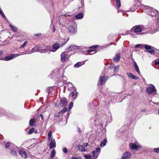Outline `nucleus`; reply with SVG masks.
Returning <instances> with one entry per match:
<instances>
[{"label": "nucleus", "mask_w": 159, "mask_h": 159, "mask_svg": "<svg viewBox=\"0 0 159 159\" xmlns=\"http://www.w3.org/2000/svg\"><path fill=\"white\" fill-rule=\"evenodd\" d=\"M108 78L107 76H100L98 83V85H101L104 84L108 80Z\"/></svg>", "instance_id": "nucleus-7"}, {"label": "nucleus", "mask_w": 159, "mask_h": 159, "mask_svg": "<svg viewBox=\"0 0 159 159\" xmlns=\"http://www.w3.org/2000/svg\"><path fill=\"white\" fill-rule=\"evenodd\" d=\"M9 26L11 28V29L14 32H15L17 31V28L14 26V25H11L10 24Z\"/></svg>", "instance_id": "nucleus-29"}, {"label": "nucleus", "mask_w": 159, "mask_h": 159, "mask_svg": "<svg viewBox=\"0 0 159 159\" xmlns=\"http://www.w3.org/2000/svg\"><path fill=\"white\" fill-rule=\"evenodd\" d=\"M19 153L22 157L26 158L27 157V153L24 150L21 149L19 151Z\"/></svg>", "instance_id": "nucleus-15"}, {"label": "nucleus", "mask_w": 159, "mask_h": 159, "mask_svg": "<svg viewBox=\"0 0 159 159\" xmlns=\"http://www.w3.org/2000/svg\"><path fill=\"white\" fill-rule=\"evenodd\" d=\"M84 157L85 159H91L92 157L90 155H84Z\"/></svg>", "instance_id": "nucleus-39"}, {"label": "nucleus", "mask_w": 159, "mask_h": 159, "mask_svg": "<svg viewBox=\"0 0 159 159\" xmlns=\"http://www.w3.org/2000/svg\"><path fill=\"white\" fill-rule=\"evenodd\" d=\"M145 12L148 15L152 17H155L156 19H159V12L157 10L148 6L145 7Z\"/></svg>", "instance_id": "nucleus-1"}, {"label": "nucleus", "mask_w": 159, "mask_h": 159, "mask_svg": "<svg viewBox=\"0 0 159 159\" xmlns=\"http://www.w3.org/2000/svg\"><path fill=\"white\" fill-rule=\"evenodd\" d=\"M158 114L159 115V109L158 110Z\"/></svg>", "instance_id": "nucleus-59"}, {"label": "nucleus", "mask_w": 159, "mask_h": 159, "mask_svg": "<svg viewBox=\"0 0 159 159\" xmlns=\"http://www.w3.org/2000/svg\"><path fill=\"white\" fill-rule=\"evenodd\" d=\"M135 1H136L137 2H139V0H134Z\"/></svg>", "instance_id": "nucleus-58"}, {"label": "nucleus", "mask_w": 159, "mask_h": 159, "mask_svg": "<svg viewBox=\"0 0 159 159\" xmlns=\"http://www.w3.org/2000/svg\"><path fill=\"white\" fill-rule=\"evenodd\" d=\"M104 71H105V72H104L103 71L102 72V73H103L104 75H105V74H106L107 73V69H106H106H105V70Z\"/></svg>", "instance_id": "nucleus-49"}, {"label": "nucleus", "mask_w": 159, "mask_h": 159, "mask_svg": "<svg viewBox=\"0 0 159 159\" xmlns=\"http://www.w3.org/2000/svg\"><path fill=\"white\" fill-rule=\"evenodd\" d=\"M68 52L65 51L63 52L61 55V60L62 62L66 61L69 59Z\"/></svg>", "instance_id": "nucleus-6"}, {"label": "nucleus", "mask_w": 159, "mask_h": 159, "mask_svg": "<svg viewBox=\"0 0 159 159\" xmlns=\"http://www.w3.org/2000/svg\"><path fill=\"white\" fill-rule=\"evenodd\" d=\"M101 152V148H96L95 150L92 152L93 156L96 159L98 157Z\"/></svg>", "instance_id": "nucleus-10"}, {"label": "nucleus", "mask_w": 159, "mask_h": 159, "mask_svg": "<svg viewBox=\"0 0 159 159\" xmlns=\"http://www.w3.org/2000/svg\"><path fill=\"white\" fill-rule=\"evenodd\" d=\"M157 22L156 24L155 32L159 31V19H156Z\"/></svg>", "instance_id": "nucleus-23"}, {"label": "nucleus", "mask_w": 159, "mask_h": 159, "mask_svg": "<svg viewBox=\"0 0 159 159\" xmlns=\"http://www.w3.org/2000/svg\"><path fill=\"white\" fill-rule=\"evenodd\" d=\"M60 103L62 104V106H66L67 104V99L66 98H64L60 101Z\"/></svg>", "instance_id": "nucleus-20"}, {"label": "nucleus", "mask_w": 159, "mask_h": 159, "mask_svg": "<svg viewBox=\"0 0 159 159\" xmlns=\"http://www.w3.org/2000/svg\"><path fill=\"white\" fill-rule=\"evenodd\" d=\"M48 139L50 140L53 138L52 137V132L51 131H50L48 133Z\"/></svg>", "instance_id": "nucleus-32"}, {"label": "nucleus", "mask_w": 159, "mask_h": 159, "mask_svg": "<svg viewBox=\"0 0 159 159\" xmlns=\"http://www.w3.org/2000/svg\"><path fill=\"white\" fill-rule=\"evenodd\" d=\"M130 148L132 149H135L136 150H138L139 148H141L142 146L139 143H130L129 144Z\"/></svg>", "instance_id": "nucleus-8"}, {"label": "nucleus", "mask_w": 159, "mask_h": 159, "mask_svg": "<svg viewBox=\"0 0 159 159\" xmlns=\"http://www.w3.org/2000/svg\"><path fill=\"white\" fill-rule=\"evenodd\" d=\"M56 117H57V115H56Z\"/></svg>", "instance_id": "nucleus-63"}, {"label": "nucleus", "mask_w": 159, "mask_h": 159, "mask_svg": "<svg viewBox=\"0 0 159 159\" xmlns=\"http://www.w3.org/2000/svg\"><path fill=\"white\" fill-rule=\"evenodd\" d=\"M27 43L28 42L27 41H25L24 42V43L22 45H21V46L19 48L20 49H21L22 48H24L27 44Z\"/></svg>", "instance_id": "nucleus-31"}, {"label": "nucleus", "mask_w": 159, "mask_h": 159, "mask_svg": "<svg viewBox=\"0 0 159 159\" xmlns=\"http://www.w3.org/2000/svg\"><path fill=\"white\" fill-rule=\"evenodd\" d=\"M67 29L69 32L71 34H74L76 32V28L73 26H69Z\"/></svg>", "instance_id": "nucleus-13"}, {"label": "nucleus", "mask_w": 159, "mask_h": 159, "mask_svg": "<svg viewBox=\"0 0 159 159\" xmlns=\"http://www.w3.org/2000/svg\"><path fill=\"white\" fill-rule=\"evenodd\" d=\"M144 47V45L143 44H137L135 46V47L137 48H142Z\"/></svg>", "instance_id": "nucleus-34"}, {"label": "nucleus", "mask_w": 159, "mask_h": 159, "mask_svg": "<svg viewBox=\"0 0 159 159\" xmlns=\"http://www.w3.org/2000/svg\"><path fill=\"white\" fill-rule=\"evenodd\" d=\"M36 35V36H39V34H36V35Z\"/></svg>", "instance_id": "nucleus-60"}, {"label": "nucleus", "mask_w": 159, "mask_h": 159, "mask_svg": "<svg viewBox=\"0 0 159 159\" xmlns=\"http://www.w3.org/2000/svg\"><path fill=\"white\" fill-rule=\"evenodd\" d=\"M21 55H22L21 54H11L10 55H9L7 56H6L4 57L3 59L4 60L8 61L10 60H11L14 57H16L19 56H20Z\"/></svg>", "instance_id": "nucleus-9"}, {"label": "nucleus", "mask_w": 159, "mask_h": 159, "mask_svg": "<svg viewBox=\"0 0 159 159\" xmlns=\"http://www.w3.org/2000/svg\"><path fill=\"white\" fill-rule=\"evenodd\" d=\"M56 146V142L55 139L53 138H52L51 139L49 144V147L50 149L55 148Z\"/></svg>", "instance_id": "nucleus-14"}, {"label": "nucleus", "mask_w": 159, "mask_h": 159, "mask_svg": "<svg viewBox=\"0 0 159 159\" xmlns=\"http://www.w3.org/2000/svg\"><path fill=\"white\" fill-rule=\"evenodd\" d=\"M94 53H91L90 54V55H92V54H94Z\"/></svg>", "instance_id": "nucleus-61"}, {"label": "nucleus", "mask_w": 159, "mask_h": 159, "mask_svg": "<svg viewBox=\"0 0 159 159\" xmlns=\"http://www.w3.org/2000/svg\"><path fill=\"white\" fill-rule=\"evenodd\" d=\"M132 78L134 80H138L139 78L138 76L133 75Z\"/></svg>", "instance_id": "nucleus-45"}, {"label": "nucleus", "mask_w": 159, "mask_h": 159, "mask_svg": "<svg viewBox=\"0 0 159 159\" xmlns=\"http://www.w3.org/2000/svg\"><path fill=\"white\" fill-rule=\"evenodd\" d=\"M34 132L35 134H37L38 133V131L37 130H34Z\"/></svg>", "instance_id": "nucleus-54"}, {"label": "nucleus", "mask_w": 159, "mask_h": 159, "mask_svg": "<svg viewBox=\"0 0 159 159\" xmlns=\"http://www.w3.org/2000/svg\"><path fill=\"white\" fill-rule=\"evenodd\" d=\"M84 17V14L82 13H80L77 14L76 15H75V17L73 18V19L74 20V18H75L77 19H82Z\"/></svg>", "instance_id": "nucleus-22"}, {"label": "nucleus", "mask_w": 159, "mask_h": 159, "mask_svg": "<svg viewBox=\"0 0 159 159\" xmlns=\"http://www.w3.org/2000/svg\"><path fill=\"white\" fill-rule=\"evenodd\" d=\"M127 75L129 77H130L131 78L133 75L130 72H127Z\"/></svg>", "instance_id": "nucleus-42"}, {"label": "nucleus", "mask_w": 159, "mask_h": 159, "mask_svg": "<svg viewBox=\"0 0 159 159\" xmlns=\"http://www.w3.org/2000/svg\"><path fill=\"white\" fill-rule=\"evenodd\" d=\"M147 93L149 94H156V90L155 86L152 84L150 85V86L148 87L146 89Z\"/></svg>", "instance_id": "nucleus-5"}, {"label": "nucleus", "mask_w": 159, "mask_h": 159, "mask_svg": "<svg viewBox=\"0 0 159 159\" xmlns=\"http://www.w3.org/2000/svg\"><path fill=\"white\" fill-rule=\"evenodd\" d=\"M153 103L155 104L159 105V103H155L153 102Z\"/></svg>", "instance_id": "nucleus-56"}, {"label": "nucleus", "mask_w": 159, "mask_h": 159, "mask_svg": "<svg viewBox=\"0 0 159 159\" xmlns=\"http://www.w3.org/2000/svg\"><path fill=\"white\" fill-rule=\"evenodd\" d=\"M120 11L121 12V13H124L125 12V11H123V10L119 11H118V12H119Z\"/></svg>", "instance_id": "nucleus-53"}, {"label": "nucleus", "mask_w": 159, "mask_h": 159, "mask_svg": "<svg viewBox=\"0 0 159 159\" xmlns=\"http://www.w3.org/2000/svg\"><path fill=\"white\" fill-rule=\"evenodd\" d=\"M56 117H57V115H56Z\"/></svg>", "instance_id": "nucleus-64"}, {"label": "nucleus", "mask_w": 159, "mask_h": 159, "mask_svg": "<svg viewBox=\"0 0 159 159\" xmlns=\"http://www.w3.org/2000/svg\"><path fill=\"white\" fill-rule=\"evenodd\" d=\"M11 153L15 156H16V151L15 148L12 150H11Z\"/></svg>", "instance_id": "nucleus-37"}, {"label": "nucleus", "mask_w": 159, "mask_h": 159, "mask_svg": "<svg viewBox=\"0 0 159 159\" xmlns=\"http://www.w3.org/2000/svg\"><path fill=\"white\" fill-rule=\"evenodd\" d=\"M34 129L33 128H31L28 131V134H31L34 132Z\"/></svg>", "instance_id": "nucleus-41"}, {"label": "nucleus", "mask_w": 159, "mask_h": 159, "mask_svg": "<svg viewBox=\"0 0 159 159\" xmlns=\"http://www.w3.org/2000/svg\"><path fill=\"white\" fill-rule=\"evenodd\" d=\"M55 28H54L53 29V32H54L55 31Z\"/></svg>", "instance_id": "nucleus-57"}, {"label": "nucleus", "mask_w": 159, "mask_h": 159, "mask_svg": "<svg viewBox=\"0 0 159 159\" xmlns=\"http://www.w3.org/2000/svg\"><path fill=\"white\" fill-rule=\"evenodd\" d=\"M70 95L74 99H75L76 98L77 95V92L76 90L73 91L71 93H70Z\"/></svg>", "instance_id": "nucleus-19"}, {"label": "nucleus", "mask_w": 159, "mask_h": 159, "mask_svg": "<svg viewBox=\"0 0 159 159\" xmlns=\"http://www.w3.org/2000/svg\"><path fill=\"white\" fill-rule=\"evenodd\" d=\"M56 153L55 151L54 150H53L51 153V155L49 158V159H52L55 155Z\"/></svg>", "instance_id": "nucleus-30"}, {"label": "nucleus", "mask_w": 159, "mask_h": 159, "mask_svg": "<svg viewBox=\"0 0 159 159\" xmlns=\"http://www.w3.org/2000/svg\"><path fill=\"white\" fill-rule=\"evenodd\" d=\"M107 141V139H103L100 145V147H104L105 146L106 144Z\"/></svg>", "instance_id": "nucleus-27"}, {"label": "nucleus", "mask_w": 159, "mask_h": 159, "mask_svg": "<svg viewBox=\"0 0 159 159\" xmlns=\"http://www.w3.org/2000/svg\"><path fill=\"white\" fill-rule=\"evenodd\" d=\"M13 144L12 143H7L6 144L5 148H8L10 147Z\"/></svg>", "instance_id": "nucleus-36"}, {"label": "nucleus", "mask_w": 159, "mask_h": 159, "mask_svg": "<svg viewBox=\"0 0 159 159\" xmlns=\"http://www.w3.org/2000/svg\"><path fill=\"white\" fill-rule=\"evenodd\" d=\"M62 151L64 153H66L67 152V149L66 147L62 149Z\"/></svg>", "instance_id": "nucleus-46"}, {"label": "nucleus", "mask_w": 159, "mask_h": 159, "mask_svg": "<svg viewBox=\"0 0 159 159\" xmlns=\"http://www.w3.org/2000/svg\"><path fill=\"white\" fill-rule=\"evenodd\" d=\"M67 41V40L66 41H64V43H62V44L60 45L57 43H54L52 46V47H45V49L47 50V52H48V51L52 52H55L56 51H57L60 47L62 45H64Z\"/></svg>", "instance_id": "nucleus-2"}, {"label": "nucleus", "mask_w": 159, "mask_h": 159, "mask_svg": "<svg viewBox=\"0 0 159 159\" xmlns=\"http://www.w3.org/2000/svg\"><path fill=\"white\" fill-rule=\"evenodd\" d=\"M138 5L135 4L133 5L131 7L130 9V10L131 11H135V9H136L138 7Z\"/></svg>", "instance_id": "nucleus-28"}, {"label": "nucleus", "mask_w": 159, "mask_h": 159, "mask_svg": "<svg viewBox=\"0 0 159 159\" xmlns=\"http://www.w3.org/2000/svg\"><path fill=\"white\" fill-rule=\"evenodd\" d=\"M144 27L142 25H138L134 26L131 30V31H134V32L136 33V34H143L144 33H141V32L144 31Z\"/></svg>", "instance_id": "nucleus-4"}, {"label": "nucleus", "mask_w": 159, "mask_h": 159, "mask_svg": "<svg viewBox=\"0 0 159 159\" xmlns=\"http://www.w3.org/2000/svg\"><path fill=\"white\" fill-rule=\"evenodd\" d=\"M30 125L31 126H33L34 124V120L32 119L30 120L29 122Z\"/></svg>", "instance_id": "nucleus-33"}, {"label": "nucleus", "mask_w": 159, "mask_h": 159, "mask_svg": "<svg viewBox=\"0 0 159 159\" xmlns=\"http://www.w3.org/2000/svg\"><path fill=\"white\" fill-rule=\"evenodd\" d=\"M97 47L98 45L93 46L89 48L90 49L88 50H86L85 51V52H93V49H91L96 48H97Z\"/></svg>", "instance_id": "nucleus-26"}, {"label": "nucleus", "mask_w": 159, "mask_h": 159, "mask_svg": "<svg viewBox=\"0 0 159 159\" xmlns=\"http://www.w3.org/2000/svg\"><path fill=\"white\" fill-rule=\"evenodd\" d=\"M120 59V54L119 53H117L113 58L114 61L116 62H119Z\"/></svg>", "instance_id": "nucleus-17"}, {"label": "nucleus", "mask_w": 159, "mask_h": 159, "mask_svg": "<svg viewBox=\"0 0 159 159\" xmlns=\"http://www.w3.org/2000/svg\"><path fill=\"white\" fill-rule=\"evenodd\" d=\"M60 70L59 69H57L54 70L51 73V75L56 76L59 75Z\"/></svg>", "instance_id": "nucleus-16"}, {"label": "nucleus", "mask_w": 159, "mask_h": 159, "mask_svg": "<svg viewBox=\"0 0 159 159\" xmlns=\"http://www.w3.org/2000/svg\"><path fill=\"white\" fill-rule=\"evenodd\" d=\"M84 147H86L89 145L87 143H84Z\"/></svg>", "instance_id": "nucleus-50"}, {"label": "nucleus", "mask_w": 159, "mask_h": 159, "mask_svg": "<svg viewBox=\"0 0 159 159\" xmlns=\"http://www.w3.org/2000/svg\"><path fill=\"white\" fill-rule=\"evenodd\" d=\"M71 159H79V158L77 157H72Z\"/></svg>", "instance_id": "nucleus-51"}, {"label": "nucleus", "mask_w": 159, "mask_h": 159, "mask_svg": "<svg viewBox=\"0 0 159 159\" xmlns=\"http://www.w3.org/2000/svg\"><path fill=\"white\" fill-rule=\"evenodd\" d=\"M154 64L156 65H157L159 64V59L158 61H156L155 62Z\"/></svg>", "instance_id": "nucleus-48"}, {"label": "nucleus", "mask_w": 159, "mask_h": 159, "mask_svg": "<svg viewBox=\"0 0 159 159\" xmlns=\"http://www.w3.org/2000/svg\"><path fill=\"white\" fill-rule=\"evenodd\" d=\"M36 52H39L41 53H43L47 52V50L45 49V47H43V49H41L39 48H38L36 47H34L29 52L26 51L25 52H22L21 53V54L24 55L27 54H30Z\"/></svg>", "instance_id": "nucleus-3"}, {"label": "nucleus", "mask_w": 159, "mask_h": 159, "mask_svg": "<svg viewBox=\"0 0 159 159\" xmlns=\"http://www.w3.org/2000/svg\"><path fill=\"white\" fill-rule=\"evenodd\" d=\"M130 32L129 31H126L125 34H123V35H126L127 34H130Z\"/></svg>", "instance_id": "nucleus-47"}, {"label": "nucleus", "mask_w": 159, "mask_h": 159, "mask_svg": "<svg viewBox=\"0 0 159 159\" xmlns=\"http://www.w3.org/2000/svg\"><path fill=\"white\" fill-rule=\"evenodd\" d=\"M78 150H79L82 152H84L86 151L85 147L83 145L79 144L78 145Z\"/></svg>", "instance_id": "nucleus-21"}, {"label": "nucleus", "mask_w": 159, "mask_h": 159, "mask_svg": "<svg viewBox=\"0 0 159 159\" xmlns=\"http://www.w3.org/2000/svg\"><path fill=\"white\" fill-rule=\"evenodd\" d=\"M67 111V109L66 108H64L62 109L59 112V113H65Z\"/></svg>", "instance_id": "nucleus-38"}, {"label": "nucleus", "mask_w": 159, "mask_h": 159, "mask_svg": "<svg viewBox=\"0 0 159 159\" xmlns=\"http://www.w3.org/2000/svg\"><path fill=\"white\" fill-rule=\"evenodd\" d=\"M70 16V15H68L67 14L66 16Z\"/></svg>", "instance_id": "nucleus-62"}, {"label": "nucleus", "mask_w": 159, "mask_h": 159, "mask_svg": "<svg viewBox=\"0 0 159 159\" xmlns=\"http://www.w3.org/2000/svg\"><path fill=\"white\" fill-rule=\"evenodd\" d=\"M134 66L135 69V70L138 74H140V72L138 65L135 61H134Z\"/></svg>", "instance_id": "nucleus-18"}, {"label": "nucleus", "mask_w": 159, "mask_h": 159, "mask_svg": "<svg viewBox=\"0 0 159 159\" xmlns=\"http://www.w3.org/2000/svg\"><path fill=\"white\" fill-rule=\"evenodd\" d=\"M131 157L130 153L129 152H127L123 154L121 159H130Z\"/></svg>", "instance_id": "nucleus-12"}, {"label": "nucleus", "mask_w": 159, "mask_h": 159, "mask_svg": "<svg viewBox=\"0 0 159 159\" xmlns=\"http://www.w3.org/2000/svg\"><path fill=\"white\" fill-rule=\"evenodd\" d=\"M154 151L156 153H159V148H154Z\"/></svg>", "instance_id": "nucleus-43"}, {"label": "nucleus", "mask_w": 159, "mask_h": 159, "mask_svg": "<svg viewBox=\"0 0 159 159\" xmlns=\"http://www.w3.org/2000/svg\"><path fill=\"white\" fill-rule=\"evenodd\" d=\"M3 53V51L2 50H0V57L2 55Z\"/></svg>", "instance_id": "nucleus-52"}, {"label": "nucleus", "mask_w": 159, "mask_h": 159, "mask_svg": "<svg viewBox=\"0 0 159 159\" xmlns=\"http://www.w3.org/2000/svg\"><path fill=\"white\" fill-rule=\"evenodd\" d=\"M144 48L148 52H149L151 54H154V50L152 48L151 46L148 44H145L144 45Z\"/></svg>", "instance_id": "nucleus-11"}, {"label": "nucleus", "mask_w": 159, "mask_h": 159, "mask_svg": "<svg viewBox=\"0 0 159 159\" xmlns=\"http://www.w3.org/2000/svg\"><path fill=\"white\" fill-rule=\"evenodd\" d=\"M84 62H78L76 64H75L74 67H79L81 66L84 65Z\"/></svg>", "instance_id": "nucleus-24"}, {"label": "nucleus", "mask_w": 159, "mask_h": 159, "mask_svg": "<svg viewBox=\"0 0 159 159\" xmlns=\"http://www.w3.org/2000/svg\"><path fill=\"white\" fill-rule=\"evenodd\" d=\"M73 106V103L72 102H71L70 103V104L68 105V108L70 109Z\"/></svg>", "instance_id": "nucleus-44"}, {"label": "nucleus", "mask_w": 159, "mask_h": 159, "mask_svg": "<svg viewBox=\"0 0 159 159\" xmlns=\"http://www.w3.org/2000/svg\"><path fill=\"white\" fill-rule=\"evenodd\" d=\"M40 116H41V119H42V120H43V115H42L40 114Z\"/></svg>", "instance_id": "nucleus-55"}, {"label": "nucleus", "mask_w": 159, "mask_h": 159, "mask_svg": "<svg viewBox=\"0 0 159 159\" xmlns=\"http://www.w3.org/2000/svg\"><path fill=\"white\" fill-rule=\"evenodd\" d=\"M119 66H116L114 69V72L115 73H117L119 69Z\"/></svg>", "instance_id": "nucleus-40"}, {"label": "nucleus", "mask_w": 159, "mask_h": 159, "mask_svg": "<svg viewBox=\"0 0 159 159\" xmlns=\"http://www.w3.org/2000/svg\"><path fill=\"white\" fill-rule=\"evenodd\" d=\"M116 2V4L118 8L120 7L121 6L120 0H115Z\"/></svg>", "instance_id": "nucleus-35"}, {"label": "nucleus", "mask_w": 159, "mask_h": 159, "mask_svg": "<svg viewBox=\"0 0 159 159\" xmlns=\"http://www.w3.org/2000/svg\"><path fill=\"white\" fill-rule=\"evenodd\" d=\"M78 47L75 45H71L68 48V50L70 51H71L75 49L76 48H78Z\"/></svg>", "instance_id": "nucleus-25"}]
</instances>
